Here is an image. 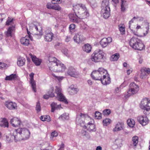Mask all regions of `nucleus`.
Segmentation results:
<instances>
[{"instance_id": "f257e3e1", "label": "nucleus", "mask_w": 150, "mask_h": 150, "mask_svg": "<svg viewBox=\"0 0 150 150\" xmlns=\"http://www.w3.org/2000/svg\"><path fill=\"white\" fill-rule=\"evenodd\" d=\"M29 130L25 128H19L16 129L11 136L12 139H14L15 142L18 141L25 140L28 138L30 136Z\"/></svg>"}, {"instance_id": "f03ea898", "label": "nucleus", "mask_w": 150, "mask_h": 150, "mask_svg": "<svg viewBox=\"0 0 150 150\" xmlns=\"http://www.w3.org/2000/svg\"><path fill=\"white\" fill-rule=\"evenodd\" d=\"M129 43L130 46L135 50H141L144 47V45L141 40L136 37H132L130 40Z\"/></svg>"}, {"instance_id": "7ed1b4c3", "label": "nucleus", "mask_w": 150, "mask_h": 150, "mask_svg": "<svg viewBox=\"0 0 150 150\" xmlns=\"http://www.w3.org/2000/svg\"><path fill=\"white\" fill-rule=\"evenodd\" d=\"M104 53L102 50L98 49L96 50L91 56L92 61L95 62L101 61L103 59Z\"/></svg>"}, {"instance_id": "20e7f679", "label": "nucleus", "mask_w": 150, "mask_h": 150, "mask_svg": "<svg viewBox=\"0 0 150 150\" xmlns=\"http://www.w3.org/2000/svg\"><path fill=\"white\" fill-rule=\"evenodd\" d=\"M106 73V70L103 68H100L97 71H93L91 74L92 79L96 80H100L103 74Z\"/></svg>"}, {"instance_id": "39448f33", "label": "nucleus", "mask_w": 150, "mask_h": 150, "mask_svg": "<svg viewBox=\"0 0 150 150\" xmlns=\"http://www.w3.org/2000/svg\"><path fill=\"white\" fill-rule=\"evenodd\" d=\"M66 66L59 61L57 62V63L52 66L50 70L54 72H62L64 71L66 69Z\"/></svg>"}, {"instance_id": "423d86ee", "label": "nucleus", "mask_w": 150, "mask_h": 150, "mask_svg": "<svg viewBox=\"0 0 150 150\" xmlns=\"http://www.w3.org/2000/svg\"><path fill=\"white\" fill-rule=\"evenodd\" d=\"M55 88V93L57 94L56 97L59 101L64 102L66 104H67L68 102L62 93L61 88L57 86H56Z\"/></svg>"}, {"instance_id": "0eeeda50", "label": "nucleus", "mask_w": 150, "mask_h": 150, "mask_svg": "<svg viewBox=\"0 0 150 150\" xmlns=\"http://www.w3.org/2000/svg\"><path fill=\"white\" fill-rule=\"evenodd\" d=\"M141 109L146 111H148L150 109V100L147 98H145L142 100L140 104Z\"/></svg>"}, {"instance_id": "6e6552de", "label": "nucleus", "mask_w": 150, "mask_h": 150, "mask_svg": "<svg viewBox=\"0 0 150 150\" xmlns=\"http://www.w3.org/2000/svg\"><path fill=\"white\" fill-rule=\"evenodd\" d=\"M86 9L85 5L81 4H77L73 6V10L74 12L79 14L83 11H86Z\"/></svg>"}, {"instance_id": "1a4fd4ad", "label": "nucleus", "mask_w": 150, "mask_h": 150, "mask_svg": "<svg viewBox=\"0 0 150 150\" xmlns=\"http://www.w3.org/2000/svg\"><path fill=\"white\" fill-rule=\"evenodd\" d=\"M130 88L127 93L129 96L134 94L137 92L139 90V87L134 82L131 83L129 85Z\"/></svg>"}, {"instance_id": "9d476101", "label": "nucleus", "mask_w": 150, "mask_h": 150, "mask_svg": "<svg viewBox=\"0 0 150 150\" xmlns=\"http://www.w3.org/2000/svg\"><path fill=\"white\" fill-rule=\"evenodd\" d=\"M14 18H10V38H12L13 39L15 38V25L14 21Z\"/></svg>"}, {"instance_id": "9b49d317", "label": "nucleus", "mask_w": 150, "mask_h": 150, "mask_svg": "<svg viewBox=\"0 0 150 150\" xmlns=\"http://www.w3.org/2000/svg\"><path fill=\"white\" fill-rule=\"evenodd\" d=\"M86 117L89 118V117L87 115L80 113L79 114L77 115L76 122L80 125H81L82 123L84 124L85 122V119Z\"/></svg>"}, {"instance_id": "f8f14e48", "label": "nucleus", "mask_w": 150, "mask_h": 150, "mask_svg": "<svg viewBox=\"0 0 150 150\" xmlns=\"http://www.w3.org/2000/svg\"><path fill=\"white\" fill-rule=\"evenodd\" d=\"M59 61L56 58L54 57L49 56L47 62V65L49 69L50 70L52 66L54 65L57 63V62Z\"/></svg>"}, {"instance_id": "ddd939ff", "label": "nucleus", "mask_w": 150, "mask_h": 150, "mask_svg": "<svg viewBox=\"0 0 150 150\" xmlns=\"http://www.w3.org/2000/svg\"><path fill=\"white\" fill-rule=\"evenodd\" d=\"M138 121L142 126H145L149 123V120L147 117L145 115H140L137 117Z\"/></svg>"}, {"instance_id": "4468645a", "label": "nucleus", "mask_w": 150, "mask_h": 150, "mask_svg": "<svg viewBox=\"0 0 150 150\" xmlns=\"http://www.w3.org/2000/svg\"><path fill=\"white\" fill-rule=\"evenodd\" d=\"M112 41V39L110 37L104 38L102 39L100 41V44L103 48L107 47Z\"/></svg>"}, {"instance_id": "2eb2a0df", "label": "nucleus", "mask_w": 150, "mask_h": 150, "mask_svg": "<svg viewBox=\"0 0 150 150\" xmlns=\"http://www.w3.org/2000/svg\"><path fill=\"white\" fill-rule=\"evenodd\" d=\"M103 75L104 76H103L102 77L100 80L102 83L104 85L109 84L111 82L110 79L106 70V73H105V74H104Z\"/></svg>"}, {"instance_id": "dca6fc26", "label": "nucleus", "mask_w": 150, "mask_h": 150, "mask_svg": "<svg viewBox=\"0 0 150 150\" xmlns=\"http://www.w3.org/2000/svg\"><path fill=\"white\" fill-rule=\"evenodd\" d=\"M68 74L71 77L75 78H77L79 76V74L77 72L73 67H69L67 71Z\"/></svg>"}, {"instance_id": "f3484780", "label": "nucleus", "mask_w": 150, "mask_h": 150, "mask_svg": "<svg viewBox=\"0 0 150 150\" xmlns=\"http://www.w3.org/2000/svg\"><path fill=\"white\" fill-rule=\"evenodd\" d=\"M101 14L105 19L108 18L110 16V7L102 8Z\"/></svg>"}, {"instance_id": "a211bd4d", "label": "nucleus", "mask_w": 150, "mask_h": 150, "mask_svg": "<svg viewBox=\"0 0 150 150\" xmlns=\"http://www.w3.org/2000/svg\"><path fill=\"white\" fill-rule=\"evenodd\" d=\"M124 123L122 122H118L116 125L115 127L113 128V131L114 132H117L124 130Z\"/></svg>"}, {"instance_id": "6ab92c4d", "label": "nucleus", "mask_w": 150, "mask_h": 150, "mask_svg": "<svg viewBox=\"0 0 150 150\" xmlns=\"http://www.w3.org/2000/svg\"><path fill=\"white\" fill-rule=\"evenodd\" d=\"M53 37V34L50 31H49L48 30L45 31V35L44 38L46 41L51 42L52 40Z\"/></svg>"}, {"instance_id": "aec40b11", "label": "nucleus", "mask_w": 150, "mask_h": 150, "mask_svg": "<svg viewBox=\"0 0 150 150\" xmlns=\"http://www.w3.org/2000/svg\"><path fill=\"white\" fill-rule=\"evenodd\" d=\"M73 39L74 41L78 43L82 42L85 40V38L79 33L76 34Z\"/></svg>"}, {"instance_id": "412c9836", "label": "nucleus", "mask_w": 150, "mask_h": 150, "mask_svg": "<svg viewBox=\"0 0 150 150\" xmlns=\"http://www.w3.org/2000/svg\"><path fill=\"white\" fill-rule=\"evenodd\" d=\"M21 123V121L17 117H14L10 121V123H11L12 126L14 127L19 126Z\"/></svg>"}, {"instance_id": "4be33fe9", "label": "nucleus", "mask_w": 150, "mask_h": 150, "mask_svg": "<svg viewBox=\"0 0 150 150\" xmlns=\"http://www.w3.org/2000/svg\"><path fill=\"white\" fill-rule=\"evenodd\" d=\"M34 75V74L33 73H31L30 74L29 76L30 78V83L31 84L33 90L35 92L36 91V88L35 82L33 79Z\"/></svg>"}, {"instance_id": "5701e85b", "label": "nucleus", "mask_w": 150, "mask_h": 150, "mask_svg": "<svg viewBox=\"0 0 150 150\" xmlns=\"http://www.w3.org/2000/svg\"><path fill=\"white\" fill-rule=\"evenodd\" d=\"M84 126L90 132H95L96 130L95 125L91 122H89L86 125H85Z\"/></svg>"}, {"instance_id": "b1692460", "label": "nucleus", "mask_w": 150, "mask_h": 150, "mask_svg": "<svg viewBox=\"0 0 150 150\" xmlns=\"http://www.w3.org/2000/svg\"><path fill=\"white\" fill-rule=\"evenodd\" d=\"M70 20L74 23H78L79 21V16H77L76 14H71L69 15Z\"/></svg>"}, {"instance_id": "393cba45", "label": "nucleus", "mask_w": 150, "mask_h": 150, "mask_svg": "<svg viewBox=\"0 0 150 150\" xmlns=\"http://www.w3.org/2000/svg\"><path fill=\"white\" fill-rule=\"evenodd\" d=\"M30 55L31 57L33 62L37 66L40 65L42 62L41 60L37 58L35 56L31 54H30Z\"/></svg>"}, {"instance_id": "a878e982", "label": "nucleus", "mask_w": 150, "mask_h": 150, "mask_svg": "<svg viewBox=\"0 0 150 150\" xmlns=\"http://www.w3.org/2000/svg\"><path fill=\"white\" fill-rule=\"evenodd\" d=\"M89 15V14L87 9L86 11H83L78 15L79 18L81 19L86 18Z\"/></svg>"}, {"instance_id": "bb28decb", "label": "nucleus", "mask_w": 150, "mask_h": 150, "mask_svg": "<svg viewBox=\"0 0 150 150\" xmlns=\"http://www.w3.org/2000/svg\"><path fill=\"white\" fill-rule=\"evenodd\" d=\"M20 41L21 44L24 45L28 46L29 44V39L28 38V37L22 38L21 39Z\"/></svg>"}, {"instance_id": "cd10ccee", "label": "nucleus", "mask_w": 150, "mask_h": 150, "mask_svg": "<svg viewBox=\"0 0 150 150\" xmlns=\"http://www.w3.org/2000/svg\"><path fill=\"white\" fill-rule=\"evenodd\" d=\"M91 46L88 44L84 45L82 47L83 50L87 53H89L91 52Z\"/></svg>"}, {"instance_id": "c85d7f7f", "label": "nucleus", "mask_w": 150, "mask_h": 150, "mask_svg": "<svg viewBox=\"0 0 150 150\" xmlns=\"http://www.w3.org/2000/svg\"><path fill=\"white\" fill-rule=\"evenodd\" d=\"M25 60L24 58L20 57L18 58L17 64L19 66H22L24 65Z\"/></svg>"}, {"instance_id": "c756f323", "label": "nucleus", "mask_w": 150, "mask_h": 150, "mask_svg": "<svg viewBox=\"0 0 150 150\" xmlns=\"http://www.w3.org/2000/svg\"><path fill=\"white\" fill-rule=\"evenodd\" d=\"M0 126L3 127H8V120L5 118L1 119Z\"/></svg>"}, {"instance_id": "7c9ffc66", "label": "nucleus", "mask_w": 150, "mask_h": 150, "mask_svg": "<svg viewBox=\"0 0 150 150\" xmlns=\"http://www.w3.org/2000/svg\"><path fill=\"white\" fill-rule=\"evenodd\" d=\"M10 79L11 80H13L15 81H19V78L15 72L14 74L10 75Z\"/></svg>"}, {"instance_id": "2f4dec72", "label": "nucleus", "mask_w": 150, "mask_h": 150, "mask_svg": "<svg viewBox=\"0 0 150 150\" xmlns=\"http://www.w3.org/2000/svg\"><path fill=\"white\" fill-rule=\"evenodd\" d=\"M33 27L38 31L39 33L38 34L40 35H42V27L39 24L37 25H33Z\"/></svg>"}, {"instance_id": "473e14b6", "label": "nucleus", "mask_w": 150, "mask_h": 150, "mask_svg": "<svg viewBox=\"0 0 150 150\" xmlns=\"http://www.w3.org/2000/svg\"><path fill=\"white\" fill-rule=\"evenodd\" d=\"M109 1L108 0H103L102 3V8H105L110 7L109 6Z\"/></svg>"}, {"instance_id": "72a5a7b5", "label": "nucleus", "mask_w": 150, "mask_h": 150, "mask_svg": "<svg viewBox=\"0 0 150 150\" xmlns=\"http://www.w3.org/2000/svg\"><path fill=\"white\" fill-rule=\"evenodd\" d=\"M40 120L43 121L50 122L51 120L50 117L49 115H44L41 116Z\"/></svg>"}, {"instance_id": "f704fd0d", "label": "nucleus", "mask_w": 150, "mask_h": 150, "mask_svg": "<svg viewBox=\"0 0 150 150\" xmlns=\"http://www.w3.org/2000/svg\"><path fill=\"white\" fill-rule=\"evenodd\" d=\"M127 123L128 126L131 127H134L135 124L134 121L132 119H128L127 121Z\"/></svg>"}, {"instance_id": "c9c22d12", "label": "nucleus", "mask_w": 150, "mask_h": 150, "mask_svg": "<svg viewBox=\"0 0 150 150\" xmlns=\"http://www.w3.org/2000/svg\"><path fill=\"white\" fill-rule=\"evenodd\" d=\"M69 88L71 89V92L73 93V94L76 93L79 91V89L77 87L73 85H71Z\"/></svg>"}, {"instance_id": "e433bc0d", "label": "nucleus", "mask_w": 150, "mask_h": 150, "mask_svg": "<svg viewBox=\"0 0 150 150\" xmlns=\"http://www.w3.org/2000/svg\"><path fill=\"white\" fill-rule=\"evenodd\" d=\"M133 145L134 146H137L138 142V137L137 136L133 137L132 139Z\"/></svg>"}, {"instance_id": "4c0bfd02", "label": "nucleus", "mask_w": 150, "mask_h": 150, "mask_svg": "<svg viewBox=\"0 0 150 150\" xmlns=\"http://www.w3.org/2000/svg\"><path fill=\"white\" fill-rule=\"evenodd\" d=\"M119 30L122 35H124L125 32V25L124 24H120L119 25Z\"/></svg>"}, {"instance_id": "58836bf2", "label": "nucleus", "mask_w": 150, "mask_h": 150, "mask_svg": "<svg viewBox=\"0 0 150 150\" xmlns=\"http://www.w3.org/2000/svg\"><path fill=\"white\" fill-rule=\"evenodd\" d=\"M69 114L67 113H64L59 117V118L62 120H67L69 118Z\"/></svg>"}, {"instance_id": "ea45409f", "label": "nucleus", "mask_w": 150, "mask_h": 150, "mask_svg": "<svg viewBox=\"0 0 150 150\" xmlns=\"http://www.w3.org/2000/svg\"><path fill=\"white\" fill-rule=\"evenodd\" d=\"M120 57V55L119 53H116L112 55L111 57L110 60L112 61H117Z\"/></svg>"}, {"instance_id": "a19ab883", "label": "nucleus", "mask_w": 150, "mask_h": 150, "mask_svg": "<svg viewBox=\"0 0 150 150\" xmlns=\"http://www.w3.org/2000/svg\"><path fill=\"white\" fill-rule=\"evenodd\" d=\"M111 120L108 118H106L103 121V125L106 126L109 125L111 123Z\"/></svg>"}, {"instance_id": "79ce46f5", "label": "nucleus", "mask_w": 150, "mask_h": 150, "mask_svg": "<svg viewBox=\"0 0 150 150\" xmlns=\"http://www.w3.org/2000/svg\"><path fill=\"white\" fill-rule=\"evenodd\" d=\"M54 88L53 87H51L49 91H48L47 93L51 97H53L55 96V95L53 93Z\"/></svg>"}, {"instance_id": "37998d69", "label": "nucleus", "mask_w": 150, "mask_h": 150, "mask_svg": "<svg viewBox=\"0 0 150 150\" xmlns=\"http://www.w3.org/2000/svg\"><path fill=\"white\" fill-rule=\"evenodd\" d=\"M121 11L123 12H124L125 11V6H126L125 4L126 3V1H125L124 0H121Z\"/></svg>"}, {"instance_id": "c03bdc74", "label": "nucleus", "mask_w": 150, "mask_h": 150, "mask_svg": "<svg viewBox=\"0 0 150 150\" xmlns=\"http://www.w3.org/2000/svg\"><path fill=\"white\" fill-rule=\"evenodd\" d=\"M8 67L7 62L4 63L3 62H0V69H4Z\"/></svg>"}, {"instance_id": "a18cd8bd", "label": "nucleus", "mask_w": 150, "mask_h": 150, "mask_svg": "<svg viewBox=\"0 0 150 150\" xmlns=\"http://www.w3.org/2000/svg\"><path fill=\"white\" fill-rule=\"evenodd\" d=\"M95 117L98 119H100L102 118V114L99 111H96L95 113Z\"/></svg>"}, {"instance_id": "49530a36", "label": "nucleus", "mask_w": 150, "mask_h": 150, "mask_svg": "<svg viewBox=\"0 0 150 150\" xmlns=\"http://www.w3.org/2000/svg\"><path fill=\"white\" fill-rule=\"evenodd\" d=\"M141 73L140 75V78L142 79H144L148 75L147 74L143 71L142 69H141Z\"/></svg>"}, {"instance_id": "de8ad7c7", "label": "nucleus", "mask_w": 150, "mask_h": 150, "mask_svg": "<svg viewBox=\"0 0 150 150\" xmlns=\"http://www.w3.org/2000/svg\"><path fill=\"white\" fill-rule=\"evenodd\" d=\"M57 104L54 102H53L51 105V111L52 112H54L57 109Z\"/></svg>"}, {"instance_id": "09e8293b", "label": "nucleus", "mask_w": 150, "mask_h": 150, "mask_svg": "<svg viewBox=\"0 0 150 150\" xmlns=\"http://www.w3.org/2000/svg\"><path fill=\"white\" fill-rule=\"evenodd\" d=\"M10 105H11L10 109H15L17 108L16 104L15 103L10 102Z\"/></svg>"}, {"instance_id": "8fccbe9b", "label": "nucleus", "mask_w": 150, "mask_h": 150, "mask_svg": "<svg viewBox=\"0 0 150 150\" xmlns=\"http://www.w3.org/2000/svg\"><path fill=\"white\" fill-rule=\"evenodd\" d=\"M52 9L58 11H60L61 10V8L58 5L55 4L53 5Z\"/></svg>"}, {"instance_id": "3c124183", "label": "nucleus", "mask_w": 150, "mask_h": 150, "mask_svg": "<svg viewBox=\"0 0 150 150\" xmlns=\"http://www.w3.org/2000/svg\"><path fill=\"white\" fill-rule=\"evenodd\" d=\"M141 69H142L143 71H144L148 75L150 73V68H147L145 67H143Z\"/></svg>"}, {"instance_id": "603ef678", "label": "nucleus", "mask_w": 150, "mask_h": 150, "mask_svg": "<svg viewBox=\"0 0 150 150\" xmlns=\"http://www.w3.org/2000/svg\"><path fill=\"white\" fill-rule=\"evenodd\" d=\"M111 112V110L109 109H106L103 110V115H108Z\"/></svg>"}, {"instance_id": "864d4df0", "label": "nucleus", "mask_w": 150, "mask_h": 150, "mask_svg": "<svg viewBox=\"0 0 150 150\" xmlns=\"http://www.w3.org/2000/svg\"><path fill=\"white\" fill-rule=\"evenodd\" d=\"M36 110L37 112H40L41 110L40 105L39 101H38L37 103Z\"/></svg>"}, {"instance_id": "5fc2aeb1", "label": "nucleus", "mask_w": 150, "mask_h": 150, "mask_svg": "<svg viewBox=\"0 0 150 150\" xmlns=\"http://www.w3.org/2000/svg\"><path fill=\"white\" fill-rule=\"evenodd\" d=\"M58 135V133L57 132L54 131L51 133L50 138L52 140L53 139V138L54 137H56Z\"/></svg>"}, {"instance_id": "6e6d98bb", "label": "nucleus", "mask_w": 150, "mask_h": 150, "mask_svg": "<svg viewBox=\"0 0 150 150\" xmlns=\"http://www.w3.org/2000/svg\"><path fill=\"white\" fill-rule=\"evenodd\" d=\"M4 36L6 38L9 36V27L8 28L7 30L4 33Z\"/></svg>"}, {"instance_id": "4d7b16f0", "label": "nucleus", "mask_w": 150, "mask_h": 150, "mask_svg": "<svg viewBox=\"0 0 150 150\" xmlns=\"http://www.w3.org/2000/svg\"><path fill=\"white\" fill-rule=\"evenodd\" d=\"M75 25L74 24H71L69 26V29L70 31L73 30L74 29H75Z\"/></svg>"}, {"instance_id": "13d9d810", "label": "nucleus", "mask_w": 150, "mask_h": 150, "mask_svg": "<svg viewBox=\"0 0 150 150\" xmlns=\"http://www.w3.org/2000/svg\"><path fill=\"white\" fill-rule=\"evenodd\" d=\"M52 3L54 4H57L61 2L60 0H52Z\"/></svg>"}, {"instance_id": "bf43d9fd", "label": "nucleus", "mask_w": 150, "mask_h": 150, "mask_svg": "<svg viewBox=\"0 0 150 150\" xmlns=\"http://www.w3.org/2000/svg\"><path fill=\"white\" fill-rule=\"evenodd\" d=\"M81 133L83 136H85L86 137H87L88 135V133L84 130H82Z\"/></svg>"}, {"instance_id": "052dcab7", "label": "nucleus", "mask_w": 150, "mask_h": 150, "mask_svg": "<svg viewBox=\"0 0 150 150\" xmlns=\"http://www.w3.org/2000/svg\"><path fill=\"white\" fill-rule=\"evenodd\" d=\"M46 6L47 8L49 9H52L53 5H52L51 4H47Z\"/></svg>"}, {"instance_id": "680f3d73", "label": "nucleus", "mask_w": 150, "mask_h": 150, "mask_svg": "<svg viewBox=\"0 0 150 150\" xmlns=\"http://www.w3.org/2000/svg\"><path fill=\"white\" fill-rule=\"evenodd\" d=\"M132 71V68H130L129 69H128L127 71V74L129 75L131 73Z\"/></svg>"}, {"instance_id": "e2e57ef3", "label": "nucleus", "mask_w": 150, "mask_h": 150, "mask_svg": "<svg viewBox=\"0 0 150 150\" xmlns=\"http://www.w3.org/2000/svg\"><path fill=\"white\" fill-rule=\"evenodd\" d=\"M64 144L63 143H62L60 146V147L58 150H64Z\"/></svg>"}, {"instance_id": "0e129e2a", "label": "nucleus", "mask_w": 150, "mask_h": 150, "mask_svg": "<svg viewBox=\"0 0 150 150\" xmlns=\"http://www.w3.org/2000/svg\"><path fill=\"white\" fill-rule=\"evenodd\" d=\"M62 52L66 55L68 54V50L66 49H63L62 50Z\"/></svg>"}, {"instance_id": "69168bd1", "label": "nucleus", "mask_w": 150, "mask_h": 150, "mask_svg": "<svg viewBox=\"0 0 150 150\" xmlns=\"http://www.w3.org/2000/svg\"><path fill=\"white\" fill-rule=\"evenodd\" d=\"M5 15L4 14H0V23L4 19V18Z\"/></svg>"}, {"instance_id": "338daca9", "label": "nucleus", "mask_w": 150, "mask_h": 150, "mask_svg": "<svg viewBox=\"0 0 150 150\" xmlns=\"http://www.w3.org/2000/svg\"><path fill=\"white\" fill-rule=\"evenodd\" d=\"M55 77L59 81H61V80H62L63 78V77L62 76H55Z\"/></svg>"}, {"instance_id": "774afa93", "label": "nucleus", "mask_w": 150, "mask_h": 150, "mask_svg": "<svg viewBox=\"0 0 150 150\" xmlns=\"http://www.w3.org/2000/svg\"><path fill=\"white\" fill-rule=\"evenodd\" d=\"M134 19L132 18V19L129 22V28L131 29V24L132 23H133L134 22Z\"/></svg>"}]
</instances>
